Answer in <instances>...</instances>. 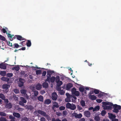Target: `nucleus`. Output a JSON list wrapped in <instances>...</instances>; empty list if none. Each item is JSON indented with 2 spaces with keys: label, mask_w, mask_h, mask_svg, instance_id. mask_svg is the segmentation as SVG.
<instances>
[{
  "label": "nucleus",
  "mask_w": 121,
  "mask_h": 121,
  "mask_svg": "<svg viewBox=\"0 0 121 121\" xmlns=\"http://www.w3.org/2000/svg\"><path fill=\"white\" fill-rule=\"evenodd\" d=\"M34 114L36 116L38 117L39 116V114L46 117H48V116L45 112L40 110H35L34 112Z\"/></svg>",
  "instance_id": "f257e3e1"
},
{
  "label": "nucleus",
  "mask_w": 121,
  "mask_h": 121,
  "mask_svg": "<svg viewBox=\"0 0 121 121\" xmlns=\"http://www.w3.org/2000/svg\"><path fill=\"white\" fill-rule=\"evenodd\" d=\"M113 107L114 108L113 110V112L116 113H117L119 112V110L121 109V106L117 104H114Z\"/></svg>",
  "instance_id": "f03ea898"
},
{
  "label": "nucleus",
  "mask_w": 121,
  "mask_h": 121,
  "mask_svg": "<svg viewBox=\"0 0 121 121\" xmlns=\"http://www.w3.org/2000/svg\"><path fill=\"white\" fill-rule=\"evenodd\" d=\"M20 99L21 101L19 102V104L21 106H24L25 104H24L27 102L26 100L23 97H20Z\"/></svg>",
  "instance_id": "7ed1b4c3"
},
{
  "label": "nucleus",
  "mask_w": 121,
  "mask_h": 121,
  "mask_svg": "<svg viewBox=\"0 0 121 121\" xmlns=\"http://www.w3.org/2000/svg\"><path fill=\"white\" fill-rule=\"evenodd\" d=\"M18 80V85L19 87H22L23 86L24 83L25 82V80L24 79L21 78H19Z\"/></svg>",
  "instance_id": "20e7f679"
},
{
  "label": "nucleus",
  "mask_w": 121,
  "mask_h": 121,
  "mask_svg": "<svg viewBox=\"0 0 121 121\" xmlns=\"http://www.w3.org/2000/svg\"><path fill=\"white\" fill-rule=\"evenodd\" d=\"M6 34L7 35L8 37L9 38L11 41H12L13 39H16L15 36H14V35H11L10 34L8 33L7 32Z\"/></svg>",
  "instance_id": "39448f33"
},
{
  "label": "nucleus",
  "mask_w": 121,
  "mask_h": 121,
  "mask_svg": "<svg viewBox=\"0 0 121 121\" xmlns=\"http://www.w3.org/2000/svg\"><path fill=\"white\" fill-rule=\"evenodd\" d=\"M10 87V85L6 84H4L2 86L3 88L5 89L6 92H8V89Z\"/></svg>",
  "instance_id": "423d86ee"
},
{
  "label": "nucleus",
  "mask_w": 121,
  "mask_h": 121,
  "mask_svg": "<svg viewBox=\"0 0 121 121\" xmlns=\"http://www.w3.org/2000/svg\"><path fill=\"white\" fill-rule=\"evenodd\" d=\"M73 116H74L75 118L79 119L80 118L82 117V114L79 113V114H78L75 112L73 113Z\"/></svg>",
  "instance_id": "0eeeda50"
},
{
  "label": "nucleus",
  "mask_w": 121,
  "mask_h": 121,
  "mask_svg": "<svg viewBox=\"0 0 121 121\" xmlns=\"http://www.w3.org/2000/svg\"><path fill=\"white\" fill-rule=\"evenodd\" d=\"M57 95L56 93H53L52 94V99L54 101L56 100L57 99Z\"/></svg>",
  "instance_id": "6e6552de"
},
{
  "label": "nucleus",
  "mask_w": 121,
  "mask_h": 121,
  "mask_svg": "<svg viewBox=\"0 0 121 121\" xmlns=\"http://www.w3.org/2000/svg\"><path fill=\"white\" fill-rule=\"evenodd\" d=\"M73 86L72 84L71 83H68L66 85V89L67 90H69Z\"/></svg>",
  "instance_id": "1a4fd4ad"
},
{
  "label": "nucleus",
  "mask_w": 121,
  "mask_h": 121,
  "mask_svg": "<svg viewBox=\"0 0 121 121\" xmlns=\"http://www.w3.org/2000/svg\"><path fill=\"white\" fill-rule=\"evenodd\" d=\"M12 105L10 103H6L5 105V107L7 108L10 109L12 108Z\"/></svg>",
  "instance_id": "9d476101"
},
{
  "label": "nucleus",
  "mask_w": 121,
  "mask_h": 121,
  "mask_svg": "<svg viewBox=\"0 0 121 121\" xmlns=\"http://www.w3.org/2000/svg\"><path fill=\"white\" fill-rule=\"evenodd\" d=\"M16 38H17V39L19 40H22L24 39V38L20 35H15Z\"/></svg>",
  "instance_id": "9b49d317"
},
{
  "label": "nucleus",
  "mask_w": 121,
  "mask_h": 121,
  "mask_svg": "<svg viewBox=\"0 0 121 121\" xmlns=\"http://www.w3.org/2000/svg\"><path fill=\"white\" fill-rule=\"evenodd\" d=\"M42 86L39 83H38L35 85L36 89L38 90H40L42 88Z\"/></svg>",
  "instance_id": "f8f14e48"
},
{
  "label": "nucleus",
  "mask_w": 121,
  "mask_h": 121,
  "mask_svg": "<svg viewBox=\"0 0 121 121\" xmlns=\"http://www.w3.org/2000/svg\"><path fill=\"white\" fill-rule=\"evenodd\" d=\"M84 115L86 117H90V113L89 111H86L84 112Z\"/></svg>",
  "instance_id": "ddd939ff"
},
{
  "label": "nucleus",
  "mask_w": 121,
  "mask_h": 121,
  "mask_svg": "<svg viewBox=\"0 0 121 121\" xmlns=\"http://www.w3.org/2000/svg\"><path fill=\"white\" fill-rule=\"evenodd\" d=\"M13 115L15 117L18 118H20L21 117L20 114L17 112H13Z\"/></svg>",
  "instance_id": "4468645a"
},
{
  "label": "nucleus",
  "mask_w": 121,
  "mask_h": 121,
  "mask_svg": "<svg viewBox=\"0 0 121 121\" xmlns=\"http://www.w3.org/2000/svg\"><path fill=\"white\" fill-rule=\"evenodd\" d=\"M51 102V100L49 99H46L44 101V104H49Z\"/></svg>",
  "instance_id": "2eb2a0df"
},
{
  "label": "nucleus",
  "mask_w": 121,
  "mask_h": 121,
  "mask_svg": "<svg viewBox=\"0 0 121 121\" xmlns=\"http://www.w3.org/2000/svg\"><path fill=\"white\" fill-rule=\"evenodd\" d=\"M42 86L43 88H46L48 87V83L45 82L42 84Z\"/></svg>",
  "instance_id": "dca6fc26"
},
{
  "label": "nucleus",
  "mask_w": 121,
  "mask_h": 121,
  "mask_svg": "<svg viewBox=\"0 0 121 121\" xmlns=\"http://www.w3.org/2000/svg\"><path fill=\"white\" fill-rule=\"evenodd\" d=\"M0 68L4 69H6V66L2 63H0Z\"/></svg>",
  "instance_id": "f3484780"
},
{
  "label": "nucleus",
  "mask_w": 121,
  "mask_h": 121,
  "mask_svg": "<svg viewBox=\"0 0 121 121\" xmlns=\"http://www.w3.org/2000/svg\"><path fill=\"white\" fill-rule=\"evenodd\" d=\"M38 100L41 102H43V97L41 95L38 96L37 97Z\"/></svg>",
  "instance_id": "a211bd4d"
},
{
  "label": "nucleus",
  "mask_w": 121,
  "mask_h": 121,
  "mask_svg": "<svg viewBox=\"0 0 121 121\" xmlns=\"http://www.w3.org/2000/svg\"><path fill=\"white\" fill-rule=\"evenodd\" d=\"M66 95L67 97V98H66L65 99V101L66 102H70L71 101V99L69 97H68V95H69V94L68 93H66Z\"/></svg>",
  "instance_id": "6ab92c4d"
},
{
  "label": "nucleus",
  "mask_w": 121,
  "mask_h": 121,
  "mask_svg": "<svg viewBox=\"0 0 121 121\" xmlns=\"http://www.w3.org/2000/svg\"><path fill=\"white\" fill-rule=\"evenodd\" d=\"M54 72V71H53L49 70L47 71V75L51 76V75Z\"/></svg>",
  "instance_id": "aec40b11"
},
{
  "label": "nucleus",
  "mask_w": 121,
  "mask_h": 121,
  "mask_svg": "<svg viewBox=\"0 0 121 121\" xmlns=\"http://www.w3.org/2000/svg\"><path fill=\"white\" fill-rule=\"evenodd\" d=\"M109 118L111 119H113L115 118L116 117V116L115 115L113 114L112 113H110L109 114Z\"/></svg>",
  "instance_id": "412c9836"
},
{
  "label": "nucleus",
  "mask_w": 121,
  "mask_h": 121,
  "mask_svg": "<svg viewBox=\"0 0 121 121\" xmlns=\"http://www.w3.org/2000/svg\"><path fill=\"white\" fill-rule=\"evenodd\" d=\"M90 97L92 100H95L96 99V97L94 95H90Z\"/></svg>",
  "instance_id": "4be33fe9"
},
{
  "label": "nucleus",
  "mask_w": 121,
  "mask_h": 121,
  "mask_svg": "<svg viewBox=\"0 0 121 121\" xmlns=\"http://www.w3.org/2000/svg\"><path fill=\"white\" fill-rule=\"evenodd\" d=\"M80 103L81 105L83 107H85V101L83 100H82L80 102Z\"/></svg>",
  "instance_id": "5701e85b"
},
{
  "label": "nucleus",
  "mask_w": 121,
  "mask_h": 121,
  "mask_svg": "<svg viewBox=\"0 0 121 121\" xmlns=\"http://www.w3.org/2000/svg\"><path fill=\"white\" fill-rule=\"evenodd\" d=\"M20 67L18 66H16L12 68V69L13 70H15L17 71H18Z\"/></svg>",
  "instance_id": "b1692460"
},
{
  "label": "nucleus",
  "mask_w": 121,
  "mask_h": 121,
  "mask_svg": "<svg viewBox=\"0 0 121 121\" xmlns=\"http://www.w3.org/2000/svg\"><path fill=\"white\" fill-rule=\"evenodd\" d=\"M53 104H54V106H55L56 108H58L59 107L58 103L56 101H53Z\"/></svg>",
  "instance_id": "393cba45"
},
{
  "label": "nucleus",
  "mask_w": 121,
  "mask_h": 121,
  "mask_svg": "<svg viewBox=\"0 0 121 121\" xmlns=\"http://www.w3.org/2000/svg\"><path fill=\"white\" fill-rule=\"evenodd\" d=\"M21 75L22 76H23L24 77L26 76L27 74L25 73V72L24 71H22L20 72Z\"/></svg>",
  "instance_id": "a878e982"
},
{
  "label": "nucleus",
  "mask_w": 121,
  "mask_h": 121,
  "mask_svg": "<svg viewBox=\"0 0 121 121\" xmlns=\"http://www.w3.org/2000/svg\"><path fill=\"white\" fill-rule=\"evenodd\" d=\"M100 109L99 107V106H97L95 107V108H94L93 111L94 112L95 111L99 110Z\"/></svg>",
  "instance_id": "bb28decb"
},
{
  "label": "nucleus",
  "mask_w": 121,
  "mask_h": 121,
  "mask_svg": "<svg viewBox=\"0 0 121 121\" xmlns=\"http://www.w3.org/2000/svg\"><path fill=\"white\" fill-rule=\"evenodd\" d=\"M94 119L96 121H99L100 119V117L99 116H95V117Z\"/></svg>",
  "instance_id": "cd10ccee"
},
{
  "label": "nucleus",
  "mask_w": 121,
  "mask_h": 121,
  "mask_svg": "<svg viewBox=\"0 0 121 121\" xmlns=\"http://www.w3.org/2000/svg\"><path fill=\"white\" fill-rule=\"evenodd\" d=\"M76 108V106L74 104H71L70 109L72 110H74Z\"/></svg>",
  "instance_id": "c85d7f7f"
},
{
  "label": "nucleus",
  "mask_w": 121,
  "mask_h": 121,
  "mask_svg": "<svg viewBox=\"0 0 121 121\" xmlns=\"http://www.w3.org/2000/svg\"><path fill=\"white\" fill-rule=\"evenodd\" d=\"M2 80L4 81L8 82L9 80V79L5 77H3L1 78Z\"/></svg>",
  "instance_id": "c756f323"
},
{
  "label": "nucleus",
  "mask_w": 121,
  "mask_h": 121,
  "mask_svg": "<svg viewBox=\"0 0 121 121\" xmlns=\"http://www.w3.org/2000/svg\"><path fill=\"white\" fill-rule=\"evenodd\" d=\"M113 104H112L111 105H110L109 106H106V109H108L111 110L112 108V106H113Z\"/></svg>",
  "instance_id": "7c9ffc66"
},
{
  "label": "nucleus",
  "mask_w": 121,
  "mask_h": 121,
  "mask_svg": "<svg viewBox=\"0 0 121 121\" xmlns=\"http://www.w3.org/2000/svg\"><path fill=\"white\" fill-rule=\"evenodd\" d=\"M103 105H111L112 104H113L109 102H103Z\"/></svg>",
  "instance_id": "2f4dec72"
},
{
  "label": "nucleus",
  "mask_w": 121,
  "mask_h": 121,
  "mask_svg": "<svg viewBox=\"0 0 121 121\" xmlns=\"http://www.w3.org/2000/svg\"><path fill=\"white\" fill-rule=\"evenodd\" d=\"M0 74L3 76H4L6 74V72L5 71H1L0 72Z\"/></svg>",
  "instance_id": "473e14b6"
},
{
  "label": "nucleus",
  "mask_w": 121,
  "mask_h": 121,
  "mask_svg": "<svg viewBox=\"0 0 121 121\" xmlns=\"http://www.w3.org/2000/svg\"><path fill=\"white\" fill-rule=\"evenodd\" d=\"M57 85L58 86H60L63 84L62 82L61 81H60L56 82Z\"/></svg>",
  "instance_id": "72a5a7b5"
},
{
  "label": "nucleus",
  "mask_w": 121,
  "mask_h": 121,
  "mask_svg": "<svg viewBox=\"0 0 121 121\" xmlns=\"http://www.w3.org/2000/svg\"><path fill=\"white\" fill-rule=\"evenodd\" d=\"M71 104L69 103H67L66 104V108H67L70 109L71 107Z\"/></svg>",
  "instance_id": "f704fd0d"
},
{
  "label": "nucleus",
  "mask_w": 121,
  "mask_h": 121,
  "mask_svg": "<svg viewBox=\"0 0 121 121\" xmlns=\"http://www.w3.org/2000/svg\"><path fill=\"white\" fill-rule=\"evenodd\" d=\"M0 98L2 99L3 100H4V98H5V95L2 93L0 94Z\"/></svg>",
  "instance_id": "c9c22d12"
},
{
  "label": "nucleus",
  "mask_w": 121,
  "mask_h": 121,
  "mask_svg": "<svg viewBox=\"0 0 121 121\" xmlns=\"http://www.w3.org/2000/svg\"><path fill=\"white\" fill-rule=\"evenodd\" d=\"M26 45L28 47H30L31 46V43L30 40H28L27 42L26 43Z\"/></svg>",
  "instance_id": "e433bc0d"
},
{
  "label": "nucleus",
  "mask_w": 121,
  "mask_h": 121,
  "mask_svg": "<svg viewBox=\"0 0 121 121\" xmlns=\"http://www.w3.org/2000/svg\"><path fill=\"white\" fill-rule=\"evenodd\" d=\"M55 79V77L54 76H52L50 78V81L52 82H53Z\"/></svg>",
  "instance_id": "4c0bfd02"
},
{
  "label": "nucleus",
  "mask_w": 121,
  "mask_h": 121,
  "mask_svg": "<svg viewBox=\"0 0 121 121\" xmlns=\"http://www.w3.org/2000/svg\"><path fill=\"white\" fill-rule=\"evenodd\" d=\"M19 47V45L15 43L14 44L13 46V48H17Z\"/></svg>",
  "instance_id": "58836bf2"
},
{
  "label": "nucleus",
  "mask_w": 121,
  "mask_h": 121,
  "mask_svg": "<svg viewBox=\"0 0 121 121\" xmlns=\"http://www.w3.org/2000/svg\"><path fill=\"white\" fill-rule=\"evenodd\" d=\"M27 108L29 110H31L33 109V106L31 105L27 106Z\"/></svg>",
  "instance_id": "ea45409f"
},
{
  "label": "nucleus",
  "mask_w": 121,
  "mask_h": 121,
  "mask_svg": "<svg viewBox=\"0 0 121 121\" xmlns=\"http://www.w3.org/2000/svg\"><path fill=\"white\" fill-rule=\"evenodd\" d=\"M36 74L37 75L41 74V70H37L36 71Z\"/></svg>",
  "instance_id": "a19ab883"
},
{
  "label": "nucleus",
  "mask_w": 121,
  "mask_h": 121,
  "mask_svg": "<svg viewBox=\"0 0 121 121\" xmlns=\"http://www.w3.org/2000/svg\"><path fill=\"white\" fill-rule=\"evenodd\" d=\"M84 89V88L83 87H80L79 88V91L81 92H83Z\"/></svg>",
  "instance_id": "79ce46f5"
},
{
  "label": "nucleus",
  "mask_w": 121,
  "mask_h": 121,
  "mask_svg": "<svg viewBox=\"0 0 121 121\" xmlns=\"http://www.w3.org/2000/svg\"><path fill=\"white\" fill-rule=\"evenodd\" d=\"M0 115L3 116H6V114L4 112H0Z\"/></svg>",
  "instance_id": "37998d69"
},
{
  "label": "nucleus",
  "mask_w": 121,
  "mask_h": 121,
  "mask_svg": "<svg viewBox=\"0 0 121 121\" xmlns=\"http://www.w3.org/2000/svg\"><path fill=\"white\" fill-rule=\"evenodd\" d=\"M47 78L46 79V81H47L48 82H50V78L51 77V76H49V75H47Z\"/></svg>",
  "instance_id": "c03bdc74"
},
{
  "label": "nucleus",
  "mask_w": 121,
  "mask_h": 121,
  "mask_svg": "<svg viewBox=\"0 0 121 121\" xmlns=\"http://www.w3.org/2000/svg\"><path fill=\"white\" fill-rule=\"evenodd\" d=\"M22 121H28V119L26 117H25L22 118L21 119Z\"/></svg>",
  "instance_id": "a18cd8bd"
},
{
  "label": "nucleus",
  "mask_w": 121,
  "mask_h": 121,
  "mask_svg": "<svg viewBox=\"0 0 121 121\" xmlns=\"http://www.w3.org/2000/svg\"><path fill=\"white\" fill-rule=\"evenodd\" d=\"M33 92H34L35 96H37L39 94V92L38 91H34Z\"/></svg>",
  "instance_id": "49530a36"
},
{
  "label": "nucleus",
  "mask_w": 121,
  "mask_h": 121,
  "mask_svg": "<svg viewBox=\"0 0 121 121\" xmlns=\"http://www.w3.org/2000/svg\"><path fill=\"white\" fill-rule=\"evenodd\" d=\"M106 113V112L104 110H102L101 112V114L102 116H104Z\"/></svg>",
  "instance_id": "de8ad7c7"
},
{
  "label": "nucleus",
  "mask_w": 121,
  "mask_h": 121,
  "mask_svg": "<svg viewBox=\"0 0 121 121\" xmlns=\"http://www.w3.org/2000/svg\"><path fill=\"white\" fill-rule=\"evenodd\" d=\"M14 92L16 94H18L19 93V90L17 89H15L13 90Z\"/></svg>",
  "instance_id": "09e8293b"
},
{
  "label": "nucleus",
  "mask_w": 121,
  "mask_h": 121,
  "mask_svg": "<svg viewBox=\"0 0 121 121\" xmlns=\"http://www.w3.org/2000/svg\"><path fill=\"white\" fill-rule=\"evenodd\" d=\"M65 109V107L63 106H61L59 107V109L61 111L64 110Z\"/></svg>",
  "instance_id": "8fccbe9b"
},
{
  "label": "nucleus",
  "mask_w": 121,
  "mask_h": 121,
  "mask_svg": "<svg viewBox=\"0 0 121 121\" xmlns=\"http://www.w3.org/2000/svg\"><path fill=\"white\" fill-rule=\"evenodd\" d=\"M0 121H6V120L4 117H2L0 118Z\"/></svg>",
  "instance_id": "3c124183"
},
{
  "label": "nucleus",
  "mask_w": 121,
  "mask_h": 121,
  "mask_svg": "<svg viewBox=\"0 0 121 121\" xmlns=\"http://www.w3.org/2000/svg\"><path fill=\"white\" fill-rule=\"evenodd\" d=\"M0 39L3 41H5L6 39L4 36L0 35Z\"/></svg>",
  "instance_id": "603ef678"
},
{
  "label": "nucleus",
  "mask_w": 121,
  "mask_h": 121,
  "mask_svg": "<svg viewBox=\"0 0 121 121\" xmlns=\"http://www.w3.org/2000/svg\"><path fill=\"white\" fill-rule=\"evenodd\" d=\"M74 95L76 96H79V92L78 91H77L73 94Z\"/></svg>",
  "instance_id": "864d4df0"
},
{
  "label": "nucleus",
  "mask_w": 121,
  "mask_h": 121,
  "mask_svg": "<svg viewBox=\"0 0 121 121\" xmlns=\"http://www.w3.org/2000/svg\"><path fill=\"white\" fill-rule=\"evenodd\" d=\"M55 79V81L56 82L60 81V80L59 77L58 76H57L56 77Z\"/></svg>",
  "instance_id": "5fc2aeb1"
},
{
  "label": "nucleus",
  "mask_w": 121,
  "mask_h": 121,
  "mask_svg": "<svg viewBox=\"0 0 121 121\" xmlns=\"http://www.w3.org/2000/svg\"><path fill=\"white\" fill-rule=\"evenodd\" d=\"M94 93L96 94H98L99 93V90H97L96 89H94Z\"/></svg>",
  "instance_id": "6e6d98bb"
},
{
  "label": "nucleus",
  "mask_w": 121,
  "mask_h": 121,
  "mask_svg": "<svg viewBox=\"0 0 121 121\" xmlns=\"http://www.w3.org/2000/svg\"><path fill=\"white\" fill-rule=\"evenodd\" d=\"M20 92L21 93L23 94H25L26 93V91L25 90L22 89L20 90Z\"/></svg>",
  "instance_id": "4d7b16f0"
},
{
  "label": "nucleus",
  "mask_w": 121,
  "mask_h": 121,
  "mask_svg": "<svg viewBox=\"0 0 121 121\" xmlns=\"http://www.w3.org/2000/svg\"><path fill=\"white\" fill-rule=\"evenodd\" d=\"M13 76V74L12 73H8L7 74V76L8 77H10Z\"/></svg>",
  "instance_id": "13d9d810"
},
{
  "label": "nucleus",
  "mask_w": 121,
  "mask_h": 121,
  "mask_svg": "<svg viewBox=\"0 0 121 121\" xmlns=\"http://www.w3.org/2000/svg\"><path fill=\"white\" fill-rule=\"evenodd\" d=\"M76 91V89L74 88H72L71 90V92L73 94V93H74L76 91Z\"/></svg>",
  "instance_id": "bf43d9fd"
},
{
  "label": "nucleus",
  "mask_w": 121,
  "mask_h": 121,
  "mask_svg": "<svg viewBox=\"0 0 121 121\" xmlns=\"http://www.w3.org/2000/svg\"><path fill=\"white\" fill-rule=\"evenodd\" d=\"M77 106V109L79 111H80L82 109V108L79 105H78Z\"/></svg>",
  "instance_id": "052dcab7"
},
{
  "label": "nucleus",
  "mask_w": 121,
  "mask_h": 121,
  "mask_svg": "<svg viewBox=\"0 0 121 121\" xmlns=\"http://www.w3.org/2000/svg\"><path fill=\"white\" fill-rule=\"evenodd\" d=\"M6 41L7 42V44H8V45H9V46H10L12 47H13V45L12 44V43H10L9 41V42H7V41Z\"/></svg>",
  "instance_id": "680f3d73"
},
{
  "label": "nucleus",
  "mask_w": 121,
  "mask_h": 121,
  "mask_svg": "<svg viewBox=\"0 0 121 121\" xmlns=\"http://www.w3.org/2000/svg\"><path fill=\"white\" fill-rule=\"evenodd\" d=\"M67 114V112L66 111H64L63 112V115L66 116Z\"/></svg>",
  "instance_id": "e2e57ef3"
},
{
  "label": "nucleus",
  "mask_w": 121,
  "mask_h": 121,
  "mask_svg": "<svg viewBox=\"0 0 121 121\" xmlns=\"http://www.w3.org/2000/svg\"><path fill=\"white\" fill-rule=\"evenodd\" d=\"M1 31L2 32L4 33H6L7 32L5 29L4 28H3L1 30Z\"/></svg>",
  "instance_id": "0e129e2a"
},
{
  "label": "nucleus",
  "mask_w": 121,
  "mask_h": 121,
  "mask_svg": "<svg viewBox=\"0 0 121 121\" xmlns=\"http://www.w3.org/2000/svg\"><path fill=\"white\" fill-rule=\"evenodd\" d=\"M46 74V72L45 71H44L42 73V76L43 77L45 76Z\"/></svg>",
  "instance_id": "69168bd1"
},
{
  "label": "nucleus",
  "mask_w": 121,
  "mask_h": 121,
  "mask_svg": "<svg viewBox=\"0 0 121 121\" xmlns=\"http://www.w3.org/2000/svg\"><path fill=\"white\" fill-rule=\"evenodd\" d=\"M96 101L98 103H100L102 102V100L101 99H96Z\"/></svg>",
  "instance_id": "338daca9"
},
{
  "label": "nucleus",
  "mask_w": 121,
  "mask_h": 121,
  "mask_svg": "<svg viewBox=\"0 0 121 121\" xmlns=\"http://www.w3.org/2000/svg\"><path fill=\"white\" fill-rule=\"evenodd\" d=\"M40 121H46L45 118L43 117H41L40 119Z\"/></svg>",
  "instance_id": "774afa93"
}]
</instances>
